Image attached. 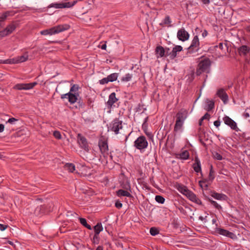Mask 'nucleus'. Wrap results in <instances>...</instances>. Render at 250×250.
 I'll use <instances>...</instances> for the list:
<instances>
[{
	"instance_id": "obj_1",
	"label": "nucleus",
	"mask_w": 250,
	"mask_h": 250,
	"mask_svg": "<svg viewBox=\"0 0 250 250\" xmlns=\"http://www.w3.org/2000/svg\"><path fill=\"white\" fill-rule=\"evenodd\" d=\"M98 145L103 156H101L100 158L102 160V163L107 164V158L108 156V139L104 136H101L99 140Z\"/></svg>"
},
{
	"instance_id": "obj_2",
	"label": "nucleus",
	"mask_w": 250,
	"mask_h": 250,
	"mask_svg": "<svg viewBox=\"0 0 250 250\" xmlns=\"http://www.w3.org/2000/svg\"><path fill=\"white\" fill-rule=\"evenodd\" d=\"M211 65V62L208 58L201 60L198 63L195 74L200 76L202 73H208Z\"/></svg>"
},
{
	"instance_id": "obj_3",
	"label": "nucleus",
	"mask_w": 250,
	"mask_h": 250,
	"mask_svg": "<svg viewBox=\"0 0 250 250\" xmlns=\"http://www.w3.org/2000/svg\"><path fill=\"white\" fill-rule=\"evenodd\" d=\"M69 27V26L67 24L59 25L48 29L42 30L41 31V34L42 35H52L67 30L68 29Z\"/></svg>"
},
{
	"instance_id": "obj_4",
	"label": "nucleus",
	"mask_w": 250,
	"mask_h": 250,
	"mask_svg": "<svg viewBox=\"0 0 250 250\" xmlns=\"http://www.w3.org/2000/svg\"><path fill=\"white\" fill-rule=\"evenodd\" d=\"M134 146L137 149L142 151L146 149L148 146V142L144 136L139 137L134 143Z\"/></svg>"
},
{
	"instance_id": "obj_5",
	"label": "nucleus",
	"mask_w": 250,
	"mask_h": 250,
	"mask_svg": "<svg viewBox=\"0 0 250 250\" xmlns=\"http://www.w3.org/2000/svg\"><path fill=\"white\" fill-rule=\"evenodd\" d=\"M51 210V207H47L45 204L37 206L34 210V214L36 216H42L43 214L47 213L50 211Z\"/></svg>"
},
{
	"instance_id": "obj_6",
	"label": "nucleus",
	"mask_w": 250,
	"mask_h": 250,
	"mask_svg": "<svg viewBox=\"0 0 250 250\" xmlns=\"http://www.w3.org/2000/svg\"><path fill=\"white\" fill-rule=\"evenodd\" d=\"M200 42L198 36H195L192 41L190 46L188 48V53L191 54L194 52H197L199 49Z\"/></svg>"
},
{
	"instance_id": "obj_7",
	"label": "nucleus",
	"mask_w": 250,
	"mask_h": 250,
	"mask_svg": "<svg viewBox=\"0 0 250 250\" xmlns=\"http://www.w3.org/2000/svg\"><path fill=\"white\" fill-rule=\"evenodd\" d=\"M77 142L80 146L88 152L89 150V146L86 139L81 134H78L77 136Z\"/></svg>"
},
{
	"instance_id": "obj_8",
	"label": "nucleus",
	"mask_w": 250,
	"mask_h": 250,
	"mask_svg": "<svg viewBox=\"0 0 250 250\" xmlns=\"http://www.w3.org/2000/svg\"><path fill=\"white\" fill-rule=\"evenodd\" d=\"M37 84V82H33L28 83H18L14 86V88L20 90H29L33 88Z\"/></svg>"
},
{
	"instance_id": "obj_9",
	"label": "nucleus",
	"mask_w": 250,
	"mask_h": 250,
	"mask_svg": "<svg viewBox=\"0 0 250 250\" xmlns=\"http://www.w3.org/2000/svg\"><path fill=\"white\" fill-rule=\"evenodd\" d=\"M76 3L74 1L72 3L71 2L55 3H52L49 5V7H55L56 8H69L74 5Z\"/></svg>"
},
{
	"instance_id": "obj_10",
	"label": "nucleus",
	"mask_w": 250,
	"mask_h": 250,
	"mask_svg": "<svg viewBox=\"0 0 250 250\" xmlns=\"http://www.w3.org/2000/svg\"><path fill=\"white\" fill-rule=\"evenodd\" d=\"M223 119L225 124L229 126L231 129L236 131H238L239 129L237 127L236 122L231 119L230 117L227 116H225Z\"/></svg>"
},
{
	"instance_id": "obj_11",
	"label": "nucleus",
	"mask_w": 250,
	"mask_h": 250,
	"mask_svg": "<svg viewBox=\"0 0 250 250\" xmlns=\"http://www.w3.org/2000/svg\"><path fill=\"white\" fill-rule=\"evenodd\" d=\"M122 127V121H120L118 119H116L113 121L112 126L110 130L117 134L119 133V130L121 129Z\"/></svg>"
},
{
	"instance_id": "obj_12",
	"label": "nucleus",
	"mask_w": 250,
	"mask_h": 250,
	"mask_svg": "<svg viewBox=\"0 0 250 250\" xmlns=\"http://www.w3.org/2000/svg\"><path fill=\"white\" fill-rule=\"evenodd\" d=\"M215 231L220 235L225 236L231 239H233L235 236V234L233 233L222 228L216 227L215 229Z\"/></svg>"
},
{
	"instance_id": "obj_13",
	"label": "nucleus",
	"mask_w": 250,
	"mask_h": 250,
	"mask_svg": "<svg viewBox=\"0 0 250 250\" xmlns=\"http://www.w3.org/2000/svg\"><path fill=\"white\" fill-rule=\"evenodd\" d=\"M189 37V35L185 29L183 28L178 31L177 32V38L178 39L182 42L187 41Z\"/></svg>"
},
{
	"instance_id": "obj_14",
	"label": "nucleus",
	"mask_w": 250,
	"mask_h": 250,
	"mask_svg": "<svg viewBox=\"0 0 250 250\" xmlns=\"http://www.w3.org/2000/svg\"><path fill=\"white\" fill-rule=\"evenodd\" d=\"M209 195L219 200L226 201L228 199V196L226 194L219 193L213 190H209Z\"/></svg>"
},
{
	"instance_id": "obj_15",
	"label": "nucleus",
	"mask_w": 250,
	"mask_h": 250,
	"mask_svg": "<svg viewBox=\"0 0 250 250\" xmlns=\"http://www.w3.org/2000/svg\"><path fill=\"white\" fill-rule=\"evenodd\" d=\"M216 95H217L222 100L225 104H227L228 102L229 98L228 94L223 88H220L218 89L217 91Z\"/></svg>"
},
{
	"instance_id": "obj_16",
	"label": "nucleus",
	"mask_w": 250,
	"mask_h": 250,
	"mask_svg": "<svg viewBox=\"0 0 250 250\" xmlns=\"http://www.w3.org/2000/svg\"><path fill=\"white\" fill-rule=\"evenodd\" d=\"M186 196L190 201L196 203L197 204L202 205L201 201L191 191L189 190L188 192L187 193Z\"/></svg>"
},
{
	"instance_id": "obj_17",
	"label": "nucleus",
	"mask_w": 250,
	"mask_h": 250,
	"mask_svg": "<svg viewBox=\"0 0 250 250\" xmlns=\"http://www.w3.org/2000/svg\"><path fill=\"white\" fill-rule=\"evenodd\" d=\"M101 97L104 99V101L106 102V105L108 108H109V90L108 88L104 89L101 94Z\"/></svg>"
},
{
	"instance_id": "obj_18",
	"label": "nucleus",
	"mask_w": 250,
	"mask_h": 250,
	"mask_svg": "<svg viewBox=\"0 0 250 250\" xmlns=\"http://www.w3.org/2000/svg\"><path fill=\"white\" fill-rule=\"evenodd\" d=\"M237 51L240 55L246 56L250 53V47L247 45H243L240 46Z\"/></svg>"
},
{
	"instance_id": "obj_19",
	"label": "nucleus",
	"mask_w": 250,
	"mask_h": 250,
	"mask_svg": "<svg viewBox=\"0 0 250 250\" xmlns=\"http://www.w3.org/2000/svg\"><path fill=\"white\" fill-rule=\"evenodd\" d=\"M183 50V47L180 45H176L173 48L171 52L169 53L170 58L171 60L174 59L177 56V52H180Z\"/></svg>"
},
{
	"instance_id": "obj_20",
	"label": "nucleus",
	"mask_w": 250,
	"mask_h": 250,
	"mask_svg": "<svg viewBox=\"0 0 250 250\" xmlns=\"http://www.w3.org/2000/svg\"><path fill=\"white\" fill-rule=\"evenodd\" d=\"M203 196L206 198V199L208 201L210 204L213 206L216 209L219 210H221L222 209V207L219 205L216 201L212 200L211 198L209 197V196L207 195L206 193L204 192Z\"/></svg>"
},
{
	"instance_id": "obj_21",
	"label": "nucleus",
	"mask_w": 250,
	"mask_h": 250,
	"mask_svg": "<svg viewBox=\"0 0 250 250\" xmlns=\"http://www.w3.org/2000/svg\"><path fill=\"white\" fill-rule=\"evenodd\" d=\"M165 49L162 46H158L155 49V53L157 58H162L165 56Z\"/></svg>"
},
{
	"instance_id": "obj_22",
	"label": "nucleus",
	"mask_w": 250,
	"mask_h": 250,
	"mask_svg": "<svg viewBox=\"0 0 250 250\" xmlns=\"http://www.w3.org/2000/svg\"><path fill=\"white\" fill-rule=\"evenodd\" d=\"M175 158L181 160H187L189 156V153L188 150H184L180 153H176L175 154Z\"/></svg>"
},
{
	"instance_id": "obj_23",
	"label": "nucleus",
	"mask_w": 250,
	"mask_h": 250,
	"mask_svg": "<svg viewBox=\"0 0 250 250\" xmlns=\"http://www.w3.org/2000/svg\"><path fill=\"white\" fill-rule=\"evenodd\" d=\"M192 167L196 172L198 173L199 172H201V166L200 161L199 159L197 157H196L195 158L194 163L193 164Z\"/></svg>"
},
{
	"instance_id": "obj_24",
	"label": "nucleus",
	"mask_w": 250,
	"mask_h": 250,
	"mask_svg": "<svg viewBox=\"0 0 250 250\" xmlns=\"http://www.w3.org/2000/svg\"><path fill=\"white\" fill-rule=\"evenodd\" d=\"M79 94L78 93L69 92V96L67 97L69 102L71 104H74L78 100V96Z\"/></svg>"
},
{
	"instance_id": "obj_25",
	"label": "nucleus",
	"mask_w": 250,
	"mask_h": 250,
	"mask_svg": "<svg viewBox=\"0 0 250 250\" xmlns=\"http://www.w3.org/2000/svg\"><path fill=\"white\" fill-rule=\"evenodd\" d=\"M205 102L206 106L204 108L207 111H210L214 108V102L213 100L207 99Z\"/></svg>"
},
{
	"instance_id": "obj_26",
	"label": "nucleus",
	"mask_w": 250,
	"mask_h": 250,
	"mask_svg": "<svg viewBox=\"0 0 250 250\" xmlns=\"http://www.w3.org/2000/svg\"><path fill=\"white\" fill-rule=\"evenodd\" d=\"M128 189H119L116 191V194L118 196H126L132 198L133 196L129 192L127 191Z\"/></svg>"
},
{
	"instance_id": "obj_27",
	"label": "nucleus",
	"mask_w": 250,
	"mask_h": 250,
	"mask_svg": "<svg viewBox=\"0 0 250 250\" xmlns=\"http://www.w3.org/2000/svg\"><path fill=\"white\" fill-rule=\"evenodd\" d=\"M187 115L186 111L178 112L176 115V120L180 121V122L181 121L183 123L184 122L185 119L187 118Z\"/></svg>"
},
{
	"instance_id": "obj_28",
	"label": "nucleus",
	"mask_w": 250,
	"mask_h": 250,
	"mask_svg": "<svg viewBox=\"0 0 250 250\" xmlns=\"http://www.w3.org/2000/svg\"><path fill=\"white\" fill-rule=\"evenodd\" d=\"M207 180L205 181H200L199 182V185L200 187L202 188L203 192H205L207 195L209 196V190H208V185L206 183Z\"/></svg>"
},
{
	"instance_id": "obj_29",
	"label": "nucleus",
	"mask_w": 250,
	"mask_h": 250,
	"mask_svg": "<svg viewBox=\"0 0 250 250\" xmlns=\"http://www.w3.org/2000/svg\"><path fill=\"white\" fill-rule=\"evenodd\" d=\"M184 123L180 122V121L176 120V123L174 127V132H178L179 131H181L182 130V127L183 126Z\"/></svg>"
},
{
	"instance_id": "obj_30",
	"label": "nucleus",
	"mask_w": 250,
	"mask_h": 250,
	"mask_svg": "<svg viewBox=\"0 0 250 250\" xmlns=\"http://www.w3.org/2000/svg\"><path fill=\"white\" fill-rule=\"evenodd\" d=\"M28 56L27 55L18 56L15 59H13V60L15 61V62H13L19 63L24 62L28 59Z\"/></svg>"
},
{
	"instance_id": "obj_31",
	"label": "nucleus",
	"mask_w": 250,
	"mask_h": 250,
	"mask_svg": "<svg viewBox=\"0 0 250 250\" xmlns=\"http://www.w3.org/2000/svg\"><path fill=\"white\" fill-rule=\"evenodd\" d=\"M177 189L183 194L186 195L187 193L189 190L187 188L182 185V184H178L177 186Z\"/></svg>"
},
{
	"instance_id": "obj_32",
	"label": "nucleus",
	"mask_w": 250,
	"mask_h": 250,
	"mask_svg": "<svg viewBox=\"0 0 250 250\" xmlns=\"http://www.w3.org/2000/svg\"><path fill=\"white\" fill-rule=\"evenodd\" d=\"M147 120V117L145 119V120L142 125V129L144 130V131L145 132V134L147 136L149 137L150 138H152L153 137V135L151 134V133L148 132L147 131V125L146 124Z\"/></svg>"
},
{
	"instance_id": "obj_33",
	"label": "nucleus",
	"mask_w": 250,
	"mask_h": 250,
	"mask_svg": "<svg viewBox=\"0 0 250 250\" xmlns=\"http://www.w3.org/2000/svg\"><path fill=\"white\" fill-rule=\"evenodd\" d=\"M103 229L102 224L101 223H98L94 227V230L95 234L99 235L100 232Z\"/></svg>"
},
{
	"instance_id": "obj_34",
	"label": "nucleus",
	"mask_w": 250,
	"mask_h": 250,
	"mask_svg": "<svg viewBox=\"0 0 250 250\" xmlns=\"http://www.w3.org/2000/svg\"><path fill=\"white\" fill-rule=\"evenodd\" d=\"M64 167L69 172H73L75 170V167L73 164L67 163L64 166Z\"/></svg>"
},
{
	"instance_id": "obj_35",
	"label": "nucleus",
	"mask_w": 250,
	"mask_h": 250,
	"mask_svg": "<svg viewBox=\"0 0 250 250\" xmlns=\"http://www.w3.org/2000/svg\"><path fill=\"white\" fill-rule=\"evenodd\" d=\"M216 47H218L222 51L223 53H226V51H228V46L227 43H224L223 42L219 43L218 46Z\"/></svg>"
},
{
	"instance_id": "obj_36",
	"label": "nucleus",
	"mask_w": 250,
	"mask_h": 250,
	"mask_svg": "<svg viewBox=\"0 0 250 250\" xmlns=\"http://www.w3.org/2000/svg\"><path fill=\"white\" fill-rule=\"evenodd\" d=\"M80 222L81 224L86 228L87 229L91 230L92 228L91 226L87 223L86 220L83 218H79Z\"/></svg>"
},
{
	"instance_id": "obj_37",
	"label": "nucleus",
	"mask_w": 250,
	"mask_h": 250,
	"mask_svg": "<svg viewBox=\"0 0 250 250\" xmlns=\"http://www.w3.org/2000/svg\"><path fill=\"white\" fill-rule=\"evenodd\" d=\"M118 101V99L116 97V94L115 92H113L110 94V108L113 104L115 103Z\"/></svg>"
},
{
	"instance_id": "obj_38",
	"label": "nucleus",
	"mask_w": 250,
	"mask_h": 250,
	"mask_svg": "<svg viewBox=\"0 0 250 250\" xmlns=\"http://www.w3.org/2000/svg\"><path fill=\"white\" fill-rule=\"evenodd\" d=\"M5 29H6L8 33L10 34L16 29V25L12 23L8 25Z\"/></svg>"
},
{
	"instance_id": "obj_39",
	"label": "nucleus",
	"mask_w": 250,
	"mask_h": 250,
	"mask_svg": "<svg viewBox=\"0 0 250 250\" xmlns=\"http://www.w3.org/2000/svg\"><path fill=\"white\" fill-rule=\"evenodd\" d=\"M132 78V75L130 74H126L124 77H123L121 79V81L123 82H128L131 80Z\"/></svg>"
},
{
	"instance_id": "obj_40",
	"label": "nucleus",
	"mask_w": 250,
	"mask_h": 250,
	"mask_svg": "<svg viewBox=\"0 0 250 250\" xmlns=\"http://www.w3.org/2000/svg\"><path fill=\"white\" fill-rule=\"evenodd\" d=\"M122 186L123 188H125V189H128L130 191V186L129 184V182L127 179H126L122 184Z\"/></svg>"
},
{
	"instance_id": "obj_41",
	"label": "nucleus",
	"mask_w": 250,
	"mask_h": 250,
	"mask_svg": "<svg viewBox=\"0 0 250 250\" xmlns=\"http://www.w3.org/2000/svg\"><path fill=\"white\" fill-rule=\"evenodd\" d=\"M159 232V229L155 227H152L150 229V233L152 236H155Z\"/></svg>"
},
{
	"instance_id": "obj_42",
	"label": "nucleus",
	"mask_w": 250,
	"mask_h": 250,
	"mask_svg": "<svg viewBox=\"0 0 250 250\" xmlns=\"http://www.w3.org/2000/svg\"><path fill=\"white\" fill-rule=\"evenodd\" d=\"M10 15V12L7 11L3 13L0 17V22H3L8 16Z\"/></svg>"
},
{
	"instance_id": "obj_43",
	"label": "nucleus",
	"mask_w": 250,
	"mask_h": 250,
	"mask_svg": "<svg viewBox=\"0 0 250 250\" xmlns=\"http://www.w3.org/2000/svg\"><path fill=\"white\" fill-rule=\"evenodd\" d=\"M155 199L156 202L160 204L164 203L165 201V199L161 195H156Z\"/></svg>"
},
{
	"instance_id": "obj_44",
	"label": "nucleus",
	"mask_w": 250,
	"mask_h": 250,
	"mask_svg": "<svg viewBox=\"0 0 250 250\" xmlns=\"http://www.w3.org/2000/svg\"><path fill=\"white\" fill-rule=\"evenodd\" d=\"M100 237L99 235H96V234H94L93 236L92 241L94 244H98L99 243Z\"/></svg>"
},
{
	"instance_id": "obj_45",
	"label": "nucleus",
	"mask_w": 250,
	"mask_h": 250,
	"mask_svg": "<svg viewBox=\"0 0 250 250\" xmlns=\"http://www.w3.org/2000/svg\"><path fill=\"white\" fill-rule=\"evenodd\" d=\"M79 88V87L78 85L77 84H74L72 85V86L71 87L69 92L71 93H76Z\"/></svg>"
},
{
	"instance_id": "obj_46",
	"label": "nucleus",
	"mask_w": 250,
	"mask_h": 250,
	"mask_svg": "<svg viewBox=\"0 0 250 250\" xmlns=\"http://www.w3.org/2000/svg\"><path fill=\"white\" fill-rule=\"evenodd\" d=\"M118 77V73H114L110 74V82L117 80Z\"/></svg>"
},
{
	"instance_id": "obj_47",
	"label": "nucleus",
	"mask_w": 250,
	"mask_h": 250,
	"mask_svg": "<svg viewBox=\"0 0 250 250\" xmlns=\"http://www.w3.org/2000/svg\"><path fill=\"white\" fill-rule=\"evenodd\" d=\"M78 106H75V108L80 109L84 107V104L82 100H78Z\"/></svg>"
},
{
	"instance_id": "obj_48",
	"label": "nucleus",
	"mask_w": 250,
	"mask_h": 250,
	"mask_svg": "<svg viewBox=\"0 0 250 250\" xmlns=\"http://www.w3.org/2000/svg\"><path fill=\"white\" fill-rule=\"evenodd\" d=\"M109 82V75L107 76V77L102 79L100 81V83L101 84H104L107 83Z\"/></svg>"
},
{
	"instance_id": "obj_49",
	"label": "nucleus",
	"mask_w": 250,
	"mask_h": 250,
	"mask_svg": "<svg viewBox=\"0 0 250 250\" xmlns=\"http://www.w3.org/2000/svg\"><path fill=\"white\" fill-rule=\"evenodd\" d=\"M214 173V171L212 169V166H211V167H210V171H209V175H208V180L212 181L214 178V175H213V173Z\"/></svg>"
},
{
	"instance_id": "obj_50",
	"label": "nucleus",
	"mask_w": 250,
	"mask_h": 250,
	"mask_svg": "<svg viewBox=\"0 0 250 250\" xmlns=\"http://www.w3.org/2000/svg\"><path fill=\"white\" fill-rule=\"evenodd\" d=\"M53 136L57 139H61L62 138V135L60 132L59 131H54L53 132Z\"/></svg>"
},
{
	"instance_id": "obj_51",
	"label": "nucleus",
	"mask_w": 250,
	"mask_h": 250,
	"mask_svg": "<svg viewBox=\"0 0 250 250\" xmlns=\"http://www.w3.org/2000/svg\"><path fill=\"white\" fill-rule=\"evenodd\" d=\"M213 155L214 158L218 160H221L223 159L222 155L217 152H215Z\"/></svg>"
},
{
	"instance_id": "obj_52",
	"label": "nucleus",
	"mask_w": 250,
	"mask_h": 250,
	"mask_svg": "<svg viewBox=\"0 0 250 250\" xmlns=\"http://www.w3.org/2000/svg\"><path fill=\"white\" fill-rule=\"evenodd\" d=\"M171 21L169 16H167L164 20L163 23L165 24H169Z\"/></svg>"
},
{
	"instance_id": "obj_53",
	"label": "nucleus",
	"mask_w": 250,
	"mask_h": 250,
	"mask_svg": "<svg viewBox=\"0 0 250 250\" xmlns=\"http://www.w3.org/2000/svg\"><path fill=\"white\" fill-rule=\"evenodd\" d=\"M115 206L118 209H120L122 207L123 204L120 201L116 200L115 203Z\"/></svg>"
},
{
	"instance_id": "obj_54",
	"label": "nucleus",
	"mask_w": 250,
	"mask_h": 250,
	"mask_svg": "<svg viewBox=\"0 0 250 250\" xmlns=\"http://www.w3.org/2000/svg\"><path fill=\"white\" fill-rule=\"evenodd\" d=\"M9 35L6 29H4L3 30L0 31V36L2 38Z\"/></svg>"
},
{
	"instance_id": "obj_55",
	"label": "nucleus",
	"mask_w": 250,
	"mask_h": 250,
	"mask_svg": "<svg viewBox=\"0 0 250 250\" xmlns=\"http://www.w3.org/2000/svg\"><path fill=\"white\" fill-rule=\"evenodd\" d=\"M17 121H18L17 119L15 118H11L8 119V120L6 122V123H10L11 124H13Z\"/></svg>"
},
{
	"instance_id": "obj_56",
	"label": "nucleus",
	"mask_w": 250,
	"mask_h": 250,
	"mask_svg": "<svg viewBox=\"0 0 250 250\" xmlns=\"http://www.w3.org/2000/svg\"><path fill=\"white\" fill-rule=\"evenodd\" d=\"M15 62V61L13 60H11V59H7V60H4L3 62H2V63H15V62Z\"/></svg>"
},
{
	"instance_id": "obj_57",
	"label": "nucleus",
	"mask_w": 250,
	"mask_h": 250,
	"mask_svg": "<svg viewBox=\"0 0 250 250\" xmlns=\"http://www.w3.org/2000/svg\"><path fill=\"white\" fill-rule=\"evenodd\" d=\"M249 110V108H247L245 112L243 114V116L245 118H247L248 117H250V114H249V112H247V111Z\"/></svg>"
},
{
	"instance_id": "obj_58",
	"label": "nucleus",
	"mask_w": 250,
	"mask_h": 250,
	"mask_svg": "<svg viewBox=\"0 0 250 250\" xmlns=\"http://www.w3.org/2000/svg\"><path fill=\"white\" fill-rule=\"evenodd\" d=\"M8 227L7 225L0 224V229L1 231L4 230Z\"/></svg>"
},
{
	"instance_id": "obj_59",
	"label": "nucleus",
	"mask_w": 250,
	"mask_h": 250,
	"mask_svg": "<svg viewBox=\"0 0 250 250\" xmlns=\"http://www.w3.org/2000/svg\"><path fill=\"white\" fill-rule=\"evenodd\" d=\"M209 118L210 115L208 113H206L201 118L204 120L205 119L209 120Z\"/></svg>"
},
{
	"instance_id": "obj_60",
	"label": "nucleus",
	"mask_w": 250,
	"mask_h": 250,
	"mask_svg": "<svg viewBox=\"0 0 250 250\" xmlns=\"http://www.w3.org/2000/svg\"><path fill=\"white\" fill-rule=\"evenodd\" d=\"M200 134L201 136H202L203 135H205V132L204 131V129L202 127H199L198 129V134Z\"/></svg>"
},
{
	"instance_id": "obj_61",
	"label": "nucleus",
	"mask_w": 250,
	"mask_h": 250,
	"mask_svg": "<svg viewBox=\"0 0 250 250\" xmlns=\"http://www.w3.org/2000/svg\"><path fill=\"white\" fill-rule=\"evenodd\" d=\"M214 125L216 126L217 127H218V126H220V122L219 120H217V121H215L214 122Z\"/></svg>"
},
{
	"instance_id": "obj_62",
	"label": "nucleus",
	"mask_w": 250,
	"mask_h": 250,
	"mask_svg": "<svg viewBox=\"0 0 250 250\" xmlns=\"http://www.w3.org/2000/svg\"><path fill=\"white\" fill-rule=\"evenodd\" d=\"M202 136H201V135L200 134H199V141L200 142V143L204 146H206V144L203 141L202 139Z\"/></svg>"
},
{
	"instance_id": "obj_63",
	"label": "nucleus",
	"mask_w": 250,
	"mask_h": 250,
	"mask_svg": "<svg viewBox=\"0 0 250 250\" xmlns=\"http://www.w3.org/2000/svg\"><path fill=\"white\" fill-rule=\"evenodd\" d=\"M69 92L67 93H66L65 94H62L61 95V98L62 99L64 98H67V97L69 96Z\"/></svg>"
},
{
	"instance_id": "obj_64",
	"label": "nucleus",
	"mask_w": 250,
	"mask_h": 250,
	"mask_svg": "<svg viewBox=\"0 0 250 250\" xmlns=\"http://www.w3.org/2000/svg\"><path fill=\"white\" fill-rule=\"evenodd\" d=\"M208 31L206 30H205L202 33V36L203 37H206L208 35Z\"/></svg>"
}]
</instances>
